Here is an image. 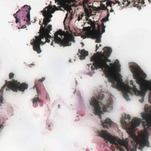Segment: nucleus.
I'll return each instance as SVG.
<instances>
[{"label":"nucleus","mask_w":151,"mask_h":151,"mask_svg":"<svg viewBox=\"0 0 151 151\" xmlns=\"http://www.w3.org/2000/svg\"><path fill=\"white\" fill-rule=\"evenodd\" d=\"M104 51L97 52V55H93L91 58V61H93V65L96 69L100 68L103 70L105 76L108 78L109 81L113 83L114 87L119 88H121L124 84L122 82L120 74L118 73L120 70V65L118 64L115 65L111 63L110 66L107 64V61L111 62L108 59L112 52L111 49L108 47H105Z\"/></svg>","instance_id":"obj_1"},{"label":"nucleus","mask_w":151,"mask_h":151,"mask_svg":"<svg viewBox=\"0 0 151 151\" xmlns=\"http://www.w3.org/2000/svg\"><path fill=\"white\" fill-rule=\"evenodd\" d=\"M59 9L55 5H49L45 9L41 11L44 18L43 19L42 24L45 25L44 27L41 26L40 29V34L39 36H35V39H33L32 42L31 44L33 46L34 50L38 53H40L42 50L40 49L41 44L44 45L45 43H49L50 40L49 39L51 36L49 35L50 31L52 30V26L49 24L47 27L48 23L51 21L50 18L52 17V14L54 13L55 11L58 10Z\"/></svg>","instance_id":"obj_2"},{"label":"nucleus","mask_w":151,"mask_h":151,"mask_svg":"<svg viewBox=\"0 0 151 151\" xmlns=\"http://www.w3.org/2000/svg\"><path fill=\"white\" fill-rule=\"evenodd\" d=\"M100 136L104 139L106 143L109 141L113 145L111 147V149L114 151L116 148L119 151H136V148H134L130 150L129 147L128 142L125 141H122L120 139L112 136L106 131L102 130L98 132Z\"/></svg>","instance_id":"obj_3"},{"label":"nucleus","mask_w":151,"mask_h":151,"mask_svg":"<svg viewBox=\"0 0 151 151\" xmlns=\"http://www.w3.org/2000/svg\"><path fill=\"white\" fill-rule=\"evenodd\" d=\"M54 41L55 43L64 47L71 46V42H75L74 37L72 34L68 31L65 32L61 29L55 33Z\"/></svg>","instance_id":"obj_4"},{"label":"nucleus","mask_w":151,"mask_h":151,"mask_svg":"<svg viewBox=\"0 0 151 151\" xmlns=\"http://www.w3.org/2000/svg\"><path fill=\"white\" fill-rule=\"evenodd\" d=\"M104 98V95L103 94H100L96 97L93 96L91 98V101L90 102L91 105L94 108V114L98 115L100 119H101V115L102 113L101 107H102L103 111L106 112L107 111V108L111 105L110 102H107V104L105 105H103L101 102L99 101V100H102Z\"/></svg>","instance_id":"obj_5"},{"label":"nucleus","mask_w":151,"mask_h":151,"mask_svg":"<svg viewBox=\"0 0 151 151\" xmlns=\"http://www.w3.org/2000/svg\"><path fill=\"white\" fill-rule=\"evenodd\" d=\"M88 23L91 26L84 27V30L88 34L94 36V37L96 38V42H100L101 37L100 24H98L97 21H93L91 19H89Z\"/></svg>","instance_id":"obj_6"},{"label":"nucleus","mask_w":151,"mask_h":151,"mask_svg":"<svg viewBox=\"0 0 151 151\" xmlns=\"http://www.w3.org/2000/svg\"><path fill=\"white\" fill-rule=\"evenodd\" d=\"M130 136L133 140L136 143L139 144L138 148L142 150L145 147H149L150 146V143L148 141V137L144 132H141L139 135V137L134 133H132Z\"/></svg>","instance_id":"obj_7"},{"label":"nucleus","mask_w":151,"mask_h":151,"mask_svg":"<svg viewBox=\"0 0 151 151\" xmlns=\"http://www.w3.org/2000/svg\"><path fill=\"white\" fill-rule=\"evenodd\" d=\"M145 111L147 113H142L141 116L144 121H142L143 126L146 132L151 129V107L149 108L145 107Z\"/></svg>","instance_id":"obj_8"},{"label":"nucleus","mask_w":151,"mask_h":151,"mask_svg":"<svg viewBox=\"0 0 151 151\" xmlns=\"http://www.w3.org/2000/svg\"><path fill=\"white\" fill-rule=\"evenodd\" d=\"M10 89L14 91H18L19 90V83L14 80L12 81H6L5 84L0 90V96H2L4 90L6 91H9Z\"/></svg>","instance_id":"obj_9"},{"label":"nucleus","mask_w":151,"mask_h":151,"mask_svg":"<svg viewBox=\"0 0 151 151\" xmlns=\"http://www.w3.org/2000/svg\"><path fill=\"white\" fill-rule=\"evenodd\" d=\"M145 0H139L138 1L136 2L134 0L132 1L131 2L129 1L128 0H125L123 1V4L126 6H127L131 3L134 7H136L138 9H141V6L139 4H144L145 3Z\"/></svg>","instance_id":"obj_10"},{"label":"nucleus","mask_w":151,"mask_h":151,"mask_svg":"<svg viewBox=\"0 0 151 151\" xmlns=\"http://www.w3.org/2000/svg\"><path fill=\"white\" fill-rule=\"evenodd\" d=\"M55 1L58 2V4L60 6H58L59 10H62L61 7L63 8L65 10L67 11L70 10L72 9L71 6L66 3V0H54Z\"/></svg>","instance_id":"obj_11"},{"label":"nucleus","mask_w":151,"mask_h":151,"mask_svg":"<svg viewBox=\"0 0 151 151\" xmlns=\"http://www.w3.org/2000/svg\"><path fill=\"white\" fill-rule=\"evenodd\" d=\"M31 9L30 7L27 5L24 6L21 8V10L23 11L27 12V14L26 16V22L27 24H30V11Z\"/></svg>","instance_id":"obj_12"},{"label":"nucleus","mask_w":151,"mask_h":151,"mask_svg":"<svg viewBox=\"0 0 151 151\" xmlns=\"http://www.w3.org/2000/svg\"><path fill=\"white\" fill-rule=\"evenodd\" d=\"M101 123L103 127L106 128H108L109 127L113 126L114 124L111 119L109 118H106L104 122L101 121Z\"/></svg>","instance_id":"obj_13"},{"label":"nucleus","mask_w":151,"mask_h":151,"mask_svg":"<svg viewBox=\"0 0 151 151\" xmlns=\"http://www.w3.org/2000/svg\"><path fill=\"white\" fill-rule=\"evenodd\" d=\"M141 122V119L137 118H134L132 120V122H129L132 127L134 129L136 127L139 126Z\"/></svg>","instance_id":"obj_14"},{"label":"nucleus","mask_w":151,"mask_h":151,"mask_svg":"<svg viewBox=\"0 0 151 151\" xmlns=\"http://www.w3.org/2000/svg\"><path fill=\"white\" fill-rule=\"evenodd\" d=\"M79 52L81 54V55H79L80 58L81 60L84 59L86 56H87L88 54L87 51H86L84 49H82L78 50Z\"/></svg>","instance_id":"obj_15"},{"label":"nucleus","mask_w":151,"mask_h":151,"mask_svg":"<svg viewBox=\"0 0 151 151\" xmlns=\"http://www.w3.org/2000/svg\"><path fill=\"white\" fill-rule=\"evenodd\" d=\"M28 87V84L25 83H19V91L24 92L25 90L27 89Z\"/></svg>","instance_id":"obj_16"},{"label":"nucleus","mask_w":151,"mask_h":151,"mask_svg":"<svg viewBox=\"0 0 151 151\" xmlns=\"http://www.w3.org/2000/svg\"><path fill=\"white\" fill-rule=\"evenodd\" d=\"M82 38H83L84 39H86V38H90L93 39H96V38L94 37V36H91V35L88 34L86 32H85V34L84 35H82L81 36Z\"/></svg>","instance_id":"obj_17"},{"label":"nucleus","mask_w":151,"mask_h":151,"mask_svg":"<svg viewBox=\"0 0 151 151\" xmlns=\"http://www.w3.org/2000/svg\"><path fill=\"white\" fill-rule=\"evenodd\" d=\"M84 12L85 14H84V15H87L88 17H90V13L92 12V10L91 9H88L86 8H84Z\"/></svg>","instance_id":"obj_18"},{"label":"nucleus","mask_w":151,"mask_h":151,"mask_svg":"<svg viewBox=\"0 0 151 151\" xmlns=\"http://www.w3.org/2000/svg\"><path fill=\"white\" fill-rule=\"evenodd\" d=\"M32 103L34 104L36 103H40L42 102V100L40 99L38 96L32 99Z\"/></svg>","instance_id":"obj_19"},{"label":"nucleus","mask_w":151,"mask_h":151,"mask_svg":"<svg viewBox=\"0 0 151 151\" xmlns=\"http://www.w3.org/2000/svg\"><path fill=\"white\" fill-rule=\"evenodd\" d=\"M96 9L97 11H99L100 10H106L108 9H107L106 7L105 6V5L103 4H101L100 5V6L97 7Z\"/></svg>","instance_id":"obj_20"},{"label":"nucleus","mask_w":151,"mask_h":151,"mask_svg":"<svg viewBox=\"0 0 151 151\" xmlns=\"http://www.w3.org/2000/svg\"><path fill=\"white\" fill-rule=\"evenodd\" d=\"M84 16V13L83 12H81L79 14L78 16V17L77 20L78 21H80L82 19L83 17Z\"/></svg>","instance_id":"obj_21"},{"label":"nucleus","mask_w":151,"mask_h":151,"mask_svg":"<svg viewBox=\"0 0 151 151\" xmlns=\"http://www.w3.org/2000/svg\"><path fill=\"white\" fill-rule=\"evenodd\" d=\"M35 86L36 88V90L37 93V95L39 96L41 93L40 91L38 89L37 86V82L36 81L35 83Z\"/></svg>","instance_id":"obj_22"},{"label":"nucleus","mask_w":151,"mask_h":151,"mask_svg":"<svg viewBox=\"0 0 151 151\" xmlns=\"http://www.w3.org/2000/svg\"><path fill=\"white\" fill-rule=\"evenodd\" d=\"M102 29H101V34L102 35V34H103V33L104 32H105V26L104 25L103 22L102 23Z\"/></svg>","instance_id":"obj_23"},{"label":"nucleus","mask_w":151,"mask_h":151,"mask_svg":"<svg viewBox=\"0 0 151 151\" xmlns=\"http://www.w3.org/2000/svg\"><path fill=\"white\" fill-rule=\"evenodd\" d=\"M122 124L124 126L127 125V123L126 122V121L124 120V121L123 120H121V121Z\"/></svg>","instance_id":"obj_24"},{"label":"nucleus","mask_w":151,"mask_h":151,"mask_svg":"<svg viewBox=\"0 0 151 151\" xmlns=\"http://www.w3.org/2000/svg\"><path fill=\"white\" fill-rule=\"evenodd\" d=\"M77 1L76 0H67L66 2H67L68 4H70L71 2H76Z\"/></svg>","instance_id":"obj_25"},{"label":"nucleus","mask_w":151,"mask_h":151,"mask_svg":"<svg viewBox=\"0 0 151 151\" xmlns=\"http://www.w3.org/2000/svg\"><path fill=\"white\" fill-rule=\"evenodd\" d=\"M14 76V74L12 73H11L9 75V78L10 79L12 78Z\"/></svg>","instance_id":"obj_26"},{"label":"nucleus","mask_w":151,"mask_h":151,"mask_svg":"<svg viewBox=\"0 0 151 151\" xmlns=\"http://www.w3.org/2000/svg\"><path fill=\"white\" fill-rule=\"evenodd\" d=\"M14 17L16 18V22L17 23L19 22L18 19L17 18V14H14Z\"/></svg>","instance_id":"obj_27"},{"label":"nucleus","mask_w":151,"mask_h":151,"mask_svg":"<svg viewBox=\"0 0 151 151\" xmlns=\"http://www.w3.org/2000/svg\"><path fill=\"white\" fill-rule=\"evenodd\" d=\"M125 118L126 119H127L129 121H130L131 119L130 116L129 115H127L125 116Z\"/></svg>","instance_id":"obj_28"},{"label":"nucleus","mask_w":151,"mask_h":151,"mask_svg":"<svg viewBox=\"0 0 151 151\" xmlns=\"http://www.w3.org/2000/svg\"><path fill=\"white\" fill-rule=\"evenodd\" d=\"M108 20L109 19L106 17H105L103 19H102L101 21L103 22H105L108 21Z\"/></svg>","instance_id":"obj_29"},{"label":"nucleus","mask_w":151,"mask_h":151,"mask_svg":"<svg viewBox=\"0 0 151 151\" xmlns=\"http://www.w3.org/2000/svg\"><path fill=\"white\" fill-rule=\"evenodd\" d=\"M112 3L111 1L107 2L106 3V4L108 6H110L111 7Z\"/></svg>","instance_id":"obj_30"},{"label":"nucleus","mask_w":151,"mask_h":151,"mask_svg":"<svg viewBox=\"0 0 151 151\" xmlns=\"http://www.w3.org/2000/svg\"><path fill=\"white\" fill-rule=\"evenodd\" d=\"M26 26L25 25H23V26H21V25H19V29H24L26 27Z\"/></svg>","instance_id":"obj_31"},{"label":"nucleus","mask_w":151,"mask_h":151,"mask_svg":"<svg viewBox=\"0 0 151 151\" xmlns=\"http://www.w3.org/2000/svg\"><path fill=\"white\" fill-rule=\"evenodd\" d=\"M116 3H113V4L114 5L116 3H117L118 4V5L119 6H120V2L119 1H118V0H116Z\"/></svg>","instance_id":"obj_32"},{"label":"nucleus","mask_w":151,"mask_h":151,"mask_svg":"<svg viewBox=\"0 0 151 151\" xmlns=\"http://www.w3.org/2000/svg\"><path fill=\"white\" fill-rule=\"evenodd\" d=\"M100 46H101V44L99 45V46H98V45L97 44V45L96 46V51L98 50V49H99V47Z\"/></svg>","instance_id":"obj_33"},{"label":"nucleus","mask_w":151,"mask_h":151,"mask_svg":"<svg viewBox=\"0 0 151 151\" xmlns=\"http://www.w3.org/2000/svg\"><path fill=\"white\" fill-rule=\"evenodd\" d=\"M45 79V78L43 77L41 79H40L39 80V81L42 82L43 81H44Z\"/></svg>","instance_id":"obj_34"},{"label":"nucleus","mask_w":151,"mask_h":151,"mask_svg":"<svg viewBox=\"0 0 151 151\" xmlns=\"http://www.w3.org/2000/svg\"><path fill=\"white\" fill-rule=\"evenodd\" d=\"M107 14L106 17L108 19L109 18V9H107Z\"/></svg>","instance_id":"obj_35"},{"label":"nucleus","mask_w":151,"mask_h":151,"mask_svg":"<svg viewBox=\"0 0 151 151\" xmlns=\"http://www.w3.org/2000/svg\"><path fill=\"white\" fill-rule=\"evenodd\" d=\"M84 16H86V17H85V18H86V20L88 21L90 19H89V20H88V17H89L87 16V15H84Z\"/></svg>","instance_id":"obj_36"},{"label":"nucleus","mask_w":151,"mask_h":151,"mask_svg":"<svg viewBox=\"0 0 151 151\" xmlns=\"http://www.w3.org/2000/svg\"><path fill=\"white\" fill-rule=\"evenodd\" d=\"M88 0H85L84 1V3H86V4H87V5L88 4Z\"/></svg>","instance_id":"obj_37"},{"label":"nucleus","mask_w":151,"mask_h":151,"mask_svg":"<svg viewBox=\"0 0 151 151\" xmlns=\"http://www.w3.org/2000/svg\"><path fill=\"white\" fill-rule=\"evenodd\" d=\"M41 21H40V22H39L40 24L41 25V26H42V25L43 26V25L42 24H42H41Z\"/></svg>","instance_id":"obj_38"},{"label":"nucleus","mask_w":151,"mask_h":151,"mask_svg":"<svg viewBox=\"0 0 151 151\" xmlns=\"http://www.w3.org/2000/svg\"><path fill=\"white\" fill-rule=\"evenodd\" d=\"M68 13H67L66 14V17H65V19H66L67 18V16L68 15Z\"/></svg>","instance_id":"obj_39"},{"label":"nucleus","mask_w":151,"mask_h":151,"mask_svg":"<svg viewBox=\"0 0 151 151\" xmlns=\"http://www.w3.org/2000/svg\"><path fill=\"white\" fill-rule=\"evenodd\" d=\"M73 18V17H72V16L71 15L70 17V19L72 20V19Z\"/></svg>","instance_id":"obj_40"},{"label":"nucleus","mask_w":151,"mask_h":151,"mask_svg":"<svg viewBox=\"0 0 151 151\" xmlns=\"http://www.w3.org/2000/svg\"><path fill=\"white\" fill-rule=\"evenodd\" d=\"M113 11H114V10L112 9H111V10H110V12H113Z\"/></svg>","instance_id":"obj_41"},{"label":"nucleus","mask_w":151,"mask_h":151,"mask_svg":"<svg viewBox=\"0 0 151 151\" xmlns=\"http://www.w3.org/2000/svg\"><path fill=\"white\" fill-rule=\"evenodd\" d=\"M3 125L2 124H1L0 125V129H1V127H2Z\"/></svg>","instance_id":"obj_42"},{"label":"nucleus","mask_w":151,"mask_h":151,"mask_svg":"<svg viewBox=\"0 0 151 151\" xmlns=\"http://www.w3.org/2000/svg\"><path fill=\"white\" fill-rule=\"evenodd\" d=\"M148 1L150 3H151V0H148Z\"/></svg>","instance_id":"obj_43"},{"label":"nucleus","mask_w":151,"mask_h":151,"mask_svg":"<svg viewBox=\"0 0 151 151\" xmlns=\"http://www.w3.org/2000/svg\"><path fill=\"white\" fill-rule=\"evenodd\" d=\"M53 45V42H51V45Z\"/></svg>","instance_id":"obj_44"},{"label":"nucleus","mask_w":151,"mask_h":151,"mask_svg":"<svg viewBox=\"0 0 151 151\" xmlns=\"http://www.w3.org/2000/svg\"><path fill=\"white\" fill-rule=\"evenodd\" d=\"M149 101H151V99L150 97V96H149Z\"/></svg>","instance_id":"obj_45"},{"label":"nucleus","mask_w":151,"mask_h":151,"mask_svg":"<svg viewBox=\"0 0 151 151\" xmlns=\"http://www.w3.org/2000/svg\"><path fill=\"white\" fill-rule=\"evenodd\" d=\"M23 19H24V21H25L26 20V19L25 18V17H24Z\"/></svg>","instance_id":"obj_46"},{"label":"nucleus","mask_w":151,"mask_h":151,"mask_svg":"<svg viewBox=\"0 0 151 151\" xmlns=\"http://www.w3.org/2000/svg\"><path fill=\"white\" fill-rule=\"evenodd\" d=\"M91 69L92 70H93L94 69V68L93 67H92Z\"/></svg>","instance_id":"obj_47"},{"label":"nucleus","mask_w":151,"mask_h":151,"mask_svg":"<svg viewBox=\"0 0 151 151\" xmlns=\"http://www.w3.org/2000/svg\"><path fill=\"white\" fill-rule=\"evenodd\" d=\"M60 105H58V108H60Z\"/></svg>","instance_id":"obj_48"},{"label":"nucleus","mask_w":151,"mask_h":151,"mask_svg":"<svg viewBox=\"0 0 151 151\" xmlns=\"http://www.w3.org/2000/svg\"><path fill=\"white\" fill-rule=\"evenodd\" d=\"M19 12V10H18V11H17V12L16 13L17 14L18 13V12Z\"/></svg>","instance_id":"obj_49"},{"label":"nucleus","mask_w":151,"mask_h":151,"mask_svg":"<svg viewBox=\"0 0 151 151\" xmlns=\"http://www.w3.org/2000/svg\"><path fill=\"white\" fill-rule=\"evenodd\" d=\"M142 100L143 101H144V99H143V98H142Z\"/></svg>","instance_id":"obj_50"},{"label":"nucleus","mask_w":151,"mask_h":151,"mask_svg":"<svg viewBox=\"0 0 151 151\" xmlns=\"http://www.w3.org/2000/svg\"><path fill=\"white\" fill-rule=\"evenodd\" d=\"M48 127H50V125H49Z\"/></svg>","instance_id":"obj_51"},{"label":"nucleus","mask_w":151,"mask_h":151,"mask_svg":"<svg viewBox=\"0 0 151 151\" xmlns=\"http://www.w3.org/2000/svg\"><path fill=\"white\" fill-rule=\"evenodd\" d=\"M77 55H79V53H78L77 54Z\"/></svg>","instance_id":"obj_52"},{"label":"nucleus","mask_w":151,"mask_h":151,"mask_svg":"<svg viewBox=\"0 0 151 151\" xmlns=\"http://www.w3.org/2000/svg\"><path fill=\"white\" fill-rule=\"evenodd\" d=\"M18 29H19V27H18Z\"/></svg>","instance_id":"obj_53"}]
</instances>
